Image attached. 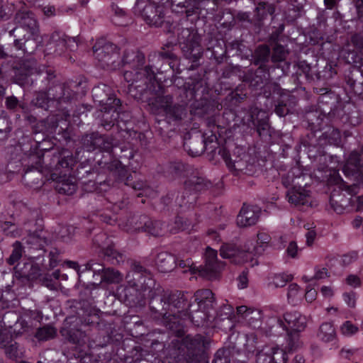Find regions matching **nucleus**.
<instances>
[{
	"instance_id": "nucleus-1",
	"label": "nucleus",
	"mask_w": 363,
	"mask_h": 363,
	"mask_svg": "<svg viewBox=\"0 0 363 363\" xmlns=\"http://www.w3.org/2000/svg\"><path fill=\"white\" fill-rule=\"evenodd\" d=\"M151 311L155 318H161L162 323L173 329L180 320L186 317L191 318L192 304L187 302V296L179 291H166L153 296L150 301Z\"/></svg>"
},
{
	"instance_id": "nucleus-2",
	"label": "nucleus",
	"mask_w": 363,
	"mask_h": 363,
	"mask_svg": "<svg viewBox=\"0 0 363 363\" xmlns=\"http://www.w3.org/2000/svg\"><path fill=\"white\" fill-rule=\"evenodd\" d=\"M144 60L145 56L141 52H135L133 50L124 52L121 62L123 64H129L131 61L137 62L135 69L126 70L123 74L125 80L129 84V91H131L134 88L140 89L139 91L141 93L145 91L157 93L162 89V86L156 81L152 67H143Z\"/></svg>"
},
{
	"instance_id": "nucleus-3",
	"label": "nucleus",
	"mask_w": 363,
	"mask_h": 363,
	"mask_svg": "<svg viewBox=\"0 0 363 363\" xmlns=\"http://www.w3.org/2000/svg\"><path fill=\"white\" fill-rule=\"evenodd\" d=\"M342 172L345 176L353 182L351 186H347L350 197V206L356 211L363 210V195L356 196L357 184L363 183V145L360 151H352L342 167Z\"/></svg>"
},
{
	"instance_id": "nucleus-4",
	"label": "nucleus",
	"mask_w": 363,
	"mask_h": 363,
	"mask_svg": "<svg viewBox=\"0 0 363 363\" xmlns=\"http://www.w3.org/2000/svg\"><path fill=\"white\" fill-rule=\"evenodd\" d=\"M106 89L108 87L105 84L99 85L92 89V94L94 99L102 105V111H104L102 125L106 128H109L114 125L115 122L119 121L121 101L114 96H110L105 99L102 91H106Z\"/></svg>"
},
{
	"instance_id": "nucleus-5",
	"label": "nucleus",
	"mask_w": 363,
	"mask_h": 363,
	"mask_svg": "<svg viewBox=\"0 0 363 363\" xmlns=\"http://www.w3.org/2000/svg\"><path fill=\"white\" fill-rule=\"evenodd\" d=\"M252 241L245 242L242 249L233 243H224L220 247V255L223 259H228L235 264H242L247 262H252L253 257L262 254L263 249L255 247L251 249Z\"/></svg>"
},
{
	"instance_id": "nucleus-6",
	"label": "nucleus",
	"mask_w": 363,
	"mask_h": 363,
	"mask_svg": "<svg viewBox=\"0 0 363 363\" xmlns=\"http://www.w3.org/2000/svg\"><path fill=\"white\" fill-rule=\"evenodd\" d=\"M95 58L103 68L116 69L119 67L121 60L117 46L101 39L98 40L93 47Z\"/></svg>"
},
{
	"instance_id": "nucleus-7",
	"label": "nucleus",
	"mask_w": 363,
	"mask_h": 363,
	"mask_svg": "<svg viewBox=\"0 0 363 363\" xmlns=\"http://www.w3.org/2000/svg\"><path fill=\"white\" fill-rule=\"evenodd\" d=\"M162 89L155 93L157 96L150 100V105L155 111H163L167 117L172 121H179L183 119L187 113L186 106L180 104H172V97L169 95L161 96Z\"/></svg>"
},
{
	"instance_id": "nucleus-8",
	"label": "nucleus",
	"mask_w": 363,
	"mask_h": 363,
	"mask_svg": "<svg viewBox=\"0 0 363 363\" xmlns=\"http://www.w3.org/2000/svg\"><path fill=\"white\" fill-rule=\"evenodd\" d=\"M135 14L142 16L143 20L149 25L156 27L160 26L163 23L164 14L162 6L148 0H137L134 6Z\"/></svg>"
},
{
	"instance_id": "nucleus-9",
	"label": "nucleus",
	"mask_w": 363,
	"mask_h": 363,
	"mask_svg": "<svg viewBox=\"0 0 363 363\" xmlns=\"http://www.w3.org/2000/svg\"><path fill=\"white\" fill-rule=\"evenodd\" d=\"M182 50L186 58L196 62L203 54L200 37L189 29H183L179 35Z\"/></svg>"
},
{
	"instance_id": "nucleus-10",
	"label": "nucleus",
	"mask_w": 363,
	"mask_h": 363,
	"mask_svg": "<svg viewBox=\"0 0 363 363\" xmlns=\"http://www.w3.org/2000/svg\"><path fill=\"white\" fill-rule=\"evenodd\" d=\"M211 183L203 177L191 175L184 183V192L177 198V202L180 206H187L194 203L196 196L190 192H196L208 188Z\"/></svg>"
},
{
	"instance_id": "nucleus-11",
	"label": "nucleus",
	"mask_w": 363,
	"mask_h": 363,
	"mask_svg": "<svg viewBox=\"0 0 363 363\" xmlns=\"http://www.w3.org/2000/svg\"><path fill=\"white\" fill-rule=\"evenodd\" d=\"M217 251L208 247L205 252V262L196 268L199 274L206 279H216L224 268L223 262L218 261Z\"/></svg>"
},
{
	"instance_id": "nucleus-12",
	"label": "nucleus",
	"mask_w": 363,
	"mask_h": 363,
	"mask_svg": "<svg viewBox=\"0 0 363 363\" xmlns=\"http://www.w3.org/2000/svg\"><path fill=\"white\" fill-rule=\"evenodd\" d=\"M186 349L184 359L187 363H201L204 359L203 352L206 347L204 337L197 335L194 337H186L184 342Z\"/></svg>"
},
{
	"instance_id": "nucleus-13",
	"label": "nucleus",
	"mask_w": 363,
	"mask_h": 363,
	"mask_svg": "<svg viewBox=\"0 0 363 363\" xmlns=\"http://www.w3.org/2000/svg\"><path fill=\"white\" fill-rule=\"evenodd\" d=\"M284 318L287 326L280 319H272V321L274 322L275 325L272 326L270 332L275 328H281L283 330L291 329L294 332H301L306 328L307 318L298 311L286 312L284 315Z\"/></svg>"
},
{
	"instance_id": "nucleus-14",
	"label": "nucleus",
	"mask_w": 363,
	"mask_h": 363,
	"mask_svg": "<svg viewBox=\"0 0 363 363\" xmlns=\"http://www.w3.org/2000/svg\"><path fill=\"white\" fill-rule=\"evenodd\" d=\"M16 21L19 25L18 27L11 30L9 32L10 35L15 38L26 31V34L39 33L38 25L37 21L32 12L21 11L16 14Z\"/></svg>"
},
{
	"instance_id": "nucleus-15",
	"label": "nucleus",
	"mask_w": 363,
	"mask_h": 363,
	"mask_svg": "<svg viewBox=\"0 0 363 363\" xmlns=\"http://www.w3.org/2000/svg\"><path fill=\"white\" fill-rule=\"evenodd\" d=\"M287 355L279 347H266L257 352L256 363H286Z\"/></svg>"
},
{
	"instance_id": "nucleus-16",
	"label": "nucleus",
	"mask_w": 363,
	"mask_h": 363,
	"mask_svg": "<svg viewBox=\"0 0 363 363\" xmlns=\"http://www.w3.org/2000/svg\"><path fill=\"white\" fill-rule=\"evenodd\" d=\"M76 43L74 38H69L63 33L54 32L48 44V49H54L56 55H60L67 49H72Z\"/></svg>"
},
{
	"instance_id": "nucleus-17",
	"label": "nucleus",
	"mask_w": 363,
	"mask_h": 363,
	"mask_svg": "<svg viewBox=\"0 0 363 363\" xmlns=\"http://www.w3.org/2000/svg\"><path fill=\"white\" fill-rule=\"evenodd\" d=\"M261 214V208L257 206L245 205L242 207L237 217L240 227H248L256 224Z\"/></svg>"
},
{
	"instance_id": "nucleus-18",
	"label": "nucleus",
	"mask_w": 363,
	"mask_h": 363,
	"mask_svg": "<svg viewBox=\"0 0 363 363\" xmlns=\"http://www.w3.org/2000/svg\"><path fill=\"white\" fill-rule=\"evenodd\" d=\"M288 201L296 206L311 205V191L305 186H294L287 191Z\"/></svg>"
},
{
	"instance_id": "nucleus-19",
	"label": "nucleus",
	"mask_w": 363,
	"mask_h": 363,
	"mask_svg": "<svg viewBox=\"0 0 363 363\" xmlns=\"http://www.w3.org/2000/svg\"><path fill=\"white\" fill-rule=\"evenodd\" d=\"M42 38L39 33L24 34L23 39L16 38L14 45L18 50H23L25 53L31 54L41 44Z\"/></svg>"
},
{
	"instance_id": "nucleus-20",
	"label": "nucleus",
	"mask_w": 363,
	"mask_h": 363,
	"mask_svg": "<svg viewBox=\"0 0 363 363\" xmlns=\"http://www.w3.org/2000/svg\"><path fill=\"white\" fill-rule=\"evenodd\" d=\"M218 153L224 160L228 169L235 172V174L247 169L248 156L244 152H242V157L239 158V161H237V159H232L228 151L225 148L220 149Z\"/></svg>"
},
{
	"instance_id": "nucleus-21",
	"label": "nucleus",
	"mask_w": 363,
	"mask_h": 363,
	"mask_svg": "<svg viewBox=\"0 0 363 363\" xmlns=\"http://www.w3.org/2000/svg\"><path fill=\"white\" fill-rule=\"evenodd\" d=\"M0 344L4 347L6 355L11 359L21 358L23 354V349L19 348L17 342L13 341L8 333L0 334Z\"/></svg>"
},
{
	"instance_id": "nucleus-22",
	"label": "nucleus",
	"mask_w": 363,
	"mask_h": 363,
	"mask_svg": "<svg viewBox=\"0 0 363 363\" xmlns=\"http://www.w3.org/2000/svg\"><path fill=\"white\" fill-rule=\"evenodd\" d=\"M330 205L337 213H344L350 207V198L340 191H333L330 197Z\"/></svg>"
},
{
	"instance_id": "nucleus-23",
	"label": "nucleus",
	"mask_w": 363,
	"mask_h": 363,
	"mask_svg": "<svg viewBox=\"0 0 363 363\" xmlns=\"http://www.w3.org/2000/svg\"><path fill=\"white\" fill-rule=\"evenodd\" d=\"M155 264L161 272H168L175 267L176 258L172 254L167 252H161L156 257Z\"/></svg>"
},
{
	"instance_id": "nucleus-24",
	"label": "nucleus",
	"mask_w": 363,
	"mask_h": 363,
	"mask_svg": "<svg viewBox=\"0 0 363 363\" xmlns=\"http://www.w3.org/2000/svg\"><path fill=\"white\" fill-rule=\"evenodd\" d=\"M88 265L89 266V269H92V265H91L89 263L88 264ZM93 270L101 272L102 281L108 284H118L121 282L123 278V276L121 273H120L118 270H115L113 268H94L93 269Z\"/></svg>"
},
{
	"instance_id": "nucleus-25",
	"label": "nucleus",
	"mask_w": 363,
	"mask_h": 363,
	"mask_svg": "<svg viewBox=\"0 0 363 363\" xmlns=\"http://www.w3.org/2000/svg\"><path fill=\"white\" fill-rule=\"evenodd\" d=\"M252 122L254 126L256 127L257 132L259 136L269 135V123L267 113L264 111H259L257 112V118H254V112L251 115Z\"/></svg>"
},
{
	"instance_id": "nucleus-26",
	"label": "nucleus",
	"mask_w": 363,
	"mask_h": 363,
	"mask_svg": "<svg viewBox=\"0 0 363 363\" xmlns=\"http://www.w3.org/2000/svg\"><path fill=\"white\" fill-rule=\"evenodd\" d=\"M194 301L197 303V308L194 311H199L204 304L206 306H212L213 301V294L209 289H201L197 291L194 296Z\"/></svg>"
},
{
	"instance_id": "nucleus-27",
	"label": "nucleus",
	"mask_w": 363,
	"mask_h": 363,
	"mask_svg": "<svg viewBox=\"0 0 363 363\" xmlns=\"http://www.w3.org/2000/svg\"><path fill=\"white\" fill-rule=\"evenodd\" d=\"M141 223L145 224L144 231L153 236L161 235L164 232L163 224L159 220H151L147 217L140 218Z\"/></svg>"
},
{
	"instance_id": "nucleus-28",
	"label": "nucleus",
	"mask_w": 363,
	"mask_h": 363,
	"mask_svg": "<svg viewBox=\"0 0 363 363\" xmlns=\"http://www.w3.org/2000/svg\"><path fill=\"white\" fill-rule=\"evenodd\" d=\"M184 146L191 156L196 157L205 151L206 143L203 137L198 135L189 144L186 143Z\"/></svg>"
},
{
	"instance_id": "nucleus-29",
	"label": "nucleus",
	"mask_w": 363,
	"mask_h": 363,
	"mask_svg": "<svg viewBox=\"0 0 363 363\" xmlns=\"http://www.w3.org/2000/svg\"><path fill=\"white\" fill-rule=\"evenodd\" d=\"M317 335L323 342H331L335 338V328L331 323H324L320 326Z\"/></svg>"
},
{
	"instance_id": "nucleus-30",
	"label": "nucleus",
	"mask_w": 363,
	"mask_h": 363,
	"mask_svg": "<svg viewBox=\"0 0 363 363\" xmlns=\"http://www.w3.org/2000/svg\"><path fill=\"white\" fill-rule=\"evenodd\" d=\"M55 189L60 194L72 195L77 190V184L73 178H67L58 182Z\"/></svg>"
},
{
	"instance_id": "nucleus-31",
	"label": "nucleus",
	"mask_w": 363,
	"mask_h": 363,
	"mask_svg": "<svg viewBox=\"0 0 363 363\" xmlns=\"http://www.w3.org/2000/svg\"><path fill=\"white\" fill-rule=\"evenodd\" d=\"M270 50L267 45H259L254 54L255 64L262 67L269 60Z\"/></svg>"
},
{
	"instance_id": "nucleus-32",
	"label": "nucleus",
	"mask_w": 363,
	"mask_h": 363,
	"mask_svg": "<svg viewBox=\"0 0 363 363\" xmlns=\"http://www.w3.org/2000/svg\"><path fill=\"white\" fill-rule=\"evenodd\" d=\"M132 272H129L127 276L126 279H128V282L132 286H136L137 284L135 281H132L131 280V276L133 277L134 280H138L140 278H141L142 276H145L147 274V270L145 269L143 266H141L138 263H134L132 265Z\"/></svg>"
},
{
	"instance_id": "nucleus-33",
	"label": "nucleus",
	"mask_w": 363,
	"mask_h": 363,
	"mask_svg": "<svg viewBox=\"0 0 363 363\" xmlns=\"http://www.w3.org/2000/svg\"><path fill=\"white\" fill-rule=\"evenodd\" d=\"M56 330L50 325H45L40 328L35 334V337L38 340L46 341L53 338L56 335Z\"/></svg>"
},
{
	"instance_id": "nucleus-34",
	"label": "nucleus",
	"mask_w": 363,
	"mask_h": 363,
	"mask_svg": "<svg viewBox=\"0 0 363 363\" xmlns=\"http://www.w3.org/2000/svg\"><path fill=\"white\" fill-rule=\"evenodd\" d=\"M262 311L258 309H252L250 313L246 315V320L253 328H262Z\"/></svg>"
},
{
	"instance_id": "nucleus-35",
	"label": "nucleus",
	"mask_w": 363,
	"mask_h": 363,
	"mask_svg": "<svg viewBox=\"0 0 363 363\" xmlns=\"http://www.w3.org/2000/svg\"><path fill=\"white\" fill-rule=\"evenodd\" d=\"M255 10L258 18L262 20L268 14L272 15L275 11V8L272 4H269L265 2H259Z\"/></svg>"
},
{
	"instance_id": "nucleus-36",
	"label": "nucleus",
	"mask_w": 363,
	"mask_h": 363,
	"mask_svg": "<svg viewBox=\"0 0 363 363\" xmlns=\"http://www.w3.org/2000/svg\"><path fill=\"white\" fill-rule=\"evenodd\" d=\"M96 150L100 151L109 152L113 147V140L111 138L107 136H103L98 134V137L96 140Z\"/></svg>"
},
{
	"instance_id": "nucleus-37",
	"label": "nucleus",
	"mask_w": 363,
	"mask_h": 363,
	"mask_svg": "<svg viewBox=\"0 0 363 363\" xmlns=\"http://www.w3.org/2000/svg\"><path fill=\"white\" fill-rule=\"evenodd\" d=\"M293 277L291 274L282 273L277 274L273 276L270 284L274 287H283L286 283L292 279Z\"/></svg>"
},
{
	"instance_id": "nucleus-38",
	"label": "nucleus",
	"mask_w": 363,
	"mask_h": 363,
	"mask_svg": "<svg viewBox=\"0 0 363 363\" xmlns=\"http://www.w3.org/2000/svg\"><path fill=\"white\" fill-rule=\"evenodd\" d=\"M98 137L97 133H93L86 135L82 138V144L87 151L91 152L96 150V138Z\"/></svg>"
},
{
	"instance_id": "nucleus-39",
	"label": "nucleus",
	"mask_w": 363,
	"mask_h": 363,
	"mask_svg": "<svg viewBox=\"0 0 363 363\" xmlns=\"http://www.w3.org/2000/svg\"><path fill=\"white\" fill-rule=\"evenodd\" d=\"M142 217H146L145 216H133L128 220V228L127 230L128 231H139V230H143L144 231V227L145 224L141 223L140 218Z\"/></svg>"
},
{
	"instance_id": "nucleus-40",
	"label": "nucleus",
	"mask_w": 363,
	"mask_h": 363,
	"mask_svg": "<svg viewBox=\"0 0 363 363\" xmlns=\"http://www.w3.org/2000/svg\"><path fill=\"white\" fill-rule=\"evenodd\" d=\"M50 91L54 90L50 89L48 93L43 91L38 93L35 99L33 100L34 104L39 107L47 108L49 102L51 101L49 96L51 94Z\"/></svg>"
},
{
	"instance_id": "nucleus-41",
	"label": "nucleus",
	"mask_w": 363,
	"mask_h": 363,
	"mask_svg": "<svg viewBox=\"0 0 363 363\" xmlns=\"http://www.w3.org/2000/svg\"><path fill=\"white\" fill-rule=\"evenodd\" d=\"M186 169L185 164L181 162H171L166 166V172L172 175L181 174Z\"/></svg>"
},
{
	"instance_id": "nucleus-42",
	"label": "nucleus",
	"mask_w": 363,
	"mask_h": 363,
	"mask_svg": "<svg viewBox=\"0 0 363 363\" xmlns=\"http://www.w3.org/2000/svg\"><path fill=\"white\" fill-rule=\"evenodd\" d=\"M297 333L298 332H295L294 333H288L287 348L289 351L296 350L302 345V343L299 340V335Z\"/></svg>"
},
{
	"instance_id": "nucleus-43",
	"label": "nucleus",
	"mask_w": 363,
	"mask_h": 363,
	"mask_svg": "<svg viewBox=\"0 0 363 363\" xmlns=\"http://www.w3.org/2000/svg\"><path fill=\"white\" fill-rule=\"evenodd\" d=\"M62 157L58 160L57 165L62 168H68L75 163V159L68 151H63Z\"/></svg>"
},
{
	"instance_id": "nucleus-44",
	"label": "nucleus",
	"mask_w": 363,
	"mask_h": 363,
	"mask_svg": "<svg viewBox=\"0 0 363 363\" xmlns=\"http://www.w3.org/2000/svg\"><path fill=\"white\" fill-rule=\"evenodd\" d=\"M288 52L282 45H277L273 50L272 60L273 62H280L285 60Z\"/></svg>"
},
{
	"instance_id": "nucleus-45",
	"label": "nucleus",
	"mask_w": 363,
	"mask_h": 363,
	"mask_svg": "<svg viewBox=\"0 0 363 363\" xmlns=\"http://www.w3.org/2000/svg\"><path fill=\"white\" fill-rule=\"evenodd\" d=\"M22 257V246L21 242L16 241L13 244V250L12 251L11 255L8 259V263L10 265L14 264L16 262H18L21 257Z\"/></svg>"
},
{
	"instance_id": "nucleus-46",
	"label": "nucleus",
	"mask_w": 363,
	"mask_h": 363,
	"mask_svg": "<svg viewBox=\"0 0 363 363\" xmlns=\"http://www.w3.org/2000/svg\"><path fill=\"white\" fill-rule=\"evenodd\" d=\"M299 286L296 284H291L288 288V300L291 304H295L301 297L299 295Z\"/></svg>"
},
{
	"instance_id": "nucleus-47",
	"label": "nucleus",
	"mask_w": 363,
	"mask_h": 363,
	"mask_svg": "<svg viewBox=\"0 0 363 363\" xmlns=\"http://www.w3.org/2000/svg\"><path fill=\"white\" fill-rule=\"evenodd\" d=\"M341 333L345 336H352L356 334L359 328L350 321H345L340 328Z\"/></svg>"
},
{
	"instance_id": "nucleus-48",
	"label": "nucleus",
	"mask_w": 363,
	"mask_h": 363,
	"mask_svg": "<svg viewBox=\"0 0 363 363\" xmlns=\"http://www.w3.org/2000/svg\"><path fill=\"white\" fill-rule=\"evenodd\" d=\"M271 240V238L269 235L265 233H259L257 234V245H251V249H253L255 247H258L260 249H263L262 251V253L264 250V247L267 245V244Z\"/></svg>"
},
{
	"instance_id": "nucleus-49",
	"label": "nucleus",
	"mask_w": 363,
	"mask_h": 363,
	"mask_svg": "<svg viewBox=\"0 0 363 363\" xmlns=\"http://www.w3.org/2000/svg\"><path fill=\"white\" fill-rule=\"evenodd\" d=\"M13 11V5L6 1L0 0V19H4L11 15Z\"/></svg>"
},
{
	"instance_id": "nucleus-50",
	"label": "nucleus",
	"mask_w": 363,
	"mask_h": 363,
	"mask_svg": "<svg viewBox=\"0 0 363 363\" xmlns=\"http://www.w3.org/2000/svg\"><path fill=\"white\" fill-rule=\"evenodd\" d=\"M189 2L194 3L193 0H171L172 9L176 11L177 8H184L186 16L187 11L190 10L191 7H192Z\"/></svg>"
},
{
	"instance_id": "nucleus-51",
	"label": "nucleus",
	"mask_w": 363,
	"mask_h": 363,
	"mask_svg": "<svg viewBox=\"0 0 363 363\" xmlns=\"http://www.w3.org/2000/svg\"><path fill=\"white\" fill-rule=\"evenodd\" d=\"M173 44L169 43L167 44L164 47L162 48V51L160 52V55L162 58L165 59H174L176 58V55L173 51Z\"/></svg>"
},
{
	"instance_id": "nucleus-52",
	"label": "nucleus",
	"mask_w": 363,
	"mask_h": 363,
	"mask_svg": "<svg viewBox=\"0 0 363 363\" xmlns=\"http://www.w3.org/2000/svg\"><path fill=\"white\" fill-rule=\"evenodd\" d=\"M326 138H328L331 143L338 144L340 142V133L338 129L332 128L328 132L325 133Z\"/></svg>"
},
{
	"instance_id": "nucleus-53",
	"label": "nucleus",
	"mask_w": 363,
	"mask_h": 363,
	"mask_svg": "<svg viewBox=\"0 0 363 363\" xmlns=\"http://www.w3.org/2000/svg\"><path fill=\"white\" fill-rule=\"evenodd\" d=\"M213 363H230L229 357L225 350L220 349L216 352Z\"/></svg>"
},
{
	"instance_id": "nucleus-54",
	"label": "nucleus",
	"mask_w": 363,
	"mask_h": 363,
	"mask_svg": "<svg viewBox=\"0 0 363 363\" xmlns=\"http://www.w3.org/2000/svg\"><path fill=\"white\" fill-rule=\"evenodd\" d=\"M125 184L127 186H131L133 189L141 190L142 192L138 194V196L147 195L150 191L148 188L145 187V184L143 182H134L133 184L129 183V178L128 177L125 182Z\"/></svg>"
},
{
	"instance_id": "nucleus-55",
	"label": "nucleus",
	"mask_w": 363,
	"mask_h": 363,
	"mask_svg": "<svg viewBox=\"0 0 363 363\" xmlns=\"http://www.w3.org/2000/svg\"><path fill=\"white\" fill-rule=\"evenodd\" d=\"M328 277V269L325 267H322V268H320V267H316L315 269V274H314V276L313 277V278L310 279H307V278L306 277H304L303 278L306 280V281H310V280H312L313 279H325L326 277Z\"/></svg>"
},
{
	"instance_id": "nucleus-56",
	"label": "nucleus",
	"mask_w": 363,
	"mask_h": 363,
	"mask_svg": "<svg viewBox=\"0 0 363 363\" xmlns=\"http://www.w3.org/2000/svg\"><path fill=\"white\" fill-rule=\"evenodd\" d=\"M275 113L280 117L285 116L289 113V108L286 103L280 101L275 107Z\"/></svg>"
},
{
	"instance_id": "nucleus-57",
	"label": "nucleus",
	"mask_w": 363,
	"mask_h": 363,
	"mask_svg": "<svg viewBox=\"0 0 363 363\" xmlns=\"http://www.w3.org/2000/svg\"><path fill=\"white\" fill-rule=\"evenodd\" d=\"M42 238L38 232L29 233L28 238L26 240L28 244L41 245Z\"/></svg>"
},
{
	"instance_id": "nucleus-58",
	"label": "nucleus",
	"mask_w": 363,
	"mask_h": 363,
	"mask_svg": "<svg viewBox=\"0 0 363 363\" xmlns=\"http://www.w3.org/2000/svg\"><path fill=\"white\" fill-rule=\"evenodd\" d=\"M54 89H55V91L59 90L60 91L63 92L62 95L53 96V99L54 100H57V101H60V100L66 101V100H69V98L71 97V95L69 94L66 95V94H65V89H66V87H65V85L56 86H55Z\"/></svg>"
},
{
	"instance_id": "nucleus-59",
	"label": "nucleus",
	"mask_w": 363,
	"mask_h": 363,
	"mask_svg": "<svg viewBox=\"0 0 363 363\" xmlns=\"http://www.w3.org/2000/svg\"><path fill=\"white\" fill-rule=\"evenodd\" d=\"M351 42L360 52H363V37L359 34L352 35Z\"/></svg>"
},
{
	"instance_id": "nucleus-60",
	"label": "nucleus",
	"mask_w": 363,
	"mask_h": 363,
	"mask_svg": "<svg viewBox=\"0 0 363 363\" xmlns=\"http://www.w3.org/2000/svg\"><path fill=\"white\" fill-rule=\"evenodd\" d=\"M298 251V247L296 242L294 241L290 242L286 249L287 255L292 258H295L297 257Z\"/></svg>"
},
{
	"instance_id": "nucleus-61",
	"label": "nucleus",
	"mask_w": 363,
	"mask_h": 363,
	"mask_svg": "<svg viewBox=\"0 0 363 363\" xmlns=\"http://www.w3.org/2000/svg\"><path fill=\"white\" fill-rule=\"evenodd\" d=\"M312 116H316V113L314 114L313 113H312L308 116V119L309 121H311V124L313 125L314 128H317L318 129H321L323 121L325 118H326V116L325 115H319L318 116H317V119H316L315 122L313 121Z\"/></svg>"
},
{
	"instance_id": "nucleus-62",
	"label": "nucleus",
	"mask_w": 363,
	"mask_h": 363,
	"mask_svg": "<svg viewBox=\"0 0 363 363\" xmlns=\"http://www.w3.org/2000/svg\"><path fill=\"white\" fill-rule=\"evenodd\" d=\"M358 257V254L357 252H350L347 254H345L342 256V262L345 264H350L352 262L355 261Z\"/></svg>"
},
{
	"instance_id": "nucleus-63",
	"label": "nucleus",
	"mask_w": 363,
	"mask_h": 363,
	"mask_svg": "<svg viewBox=\"0 0 363 363\" xmlns=\"http://www.w3.org/2000/svg\"><path fill=\"white\" fill-rule=\"evenodd\" d=\"M104 255L116 259L118 262V257H121V255L112 246H109L104 250Z\"/></svg>"
},
{
	"instance_id": "nucleus-64",
	"label": "nucleus",
	"mask_w": 363,
	"mask_h": 363,
	"mask_svg": "<svg viewBox=\"0 0 363 363\" xmlns=\"http://www.w3.org/2000/svg\"><path fill=\"white\" fill-rule=\"evenodd\" d=\"M346 282L347 284L353 286L357 287L360 286V279L356 275H349L346 279Z\"/></svg>"
}]
</instances>
